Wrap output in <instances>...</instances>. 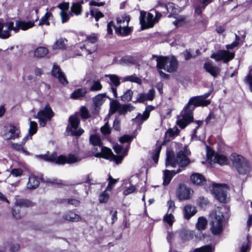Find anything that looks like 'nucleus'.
Listing matches in <instances>:
<instances>
[{
	"instance_id": "f257e3e1",
	"label": "nucleus",
	"mask_w": 252,
	"mask_h": 252,
	"mask_svg": "<svg viewBox=\"0 0 252 252\" xmlns=\"http://www.w3.org/2000/svg\"><path fill=\"white\" fill-rule=\"evenodd\" d=\"M210 93L204 94L201 96H196L191 98L188 106L182 111L181 118L177 122V125L182 129L184 128L193 119V116L189 106L193 105L194 106H205L210 103L209 100L205 99L208 97Z\"/></svg>"
},
{
	"instance_id": "f03ea898",
	"label": "nucleus",
	"mask_w": 252,
	"mask_h": 252,
	"mask_svg": "<svg viewBox=\"0 0 252 252\" xmlns=\"http://www.w3.org/2000/svg\"><path fill=\"white\" fill-rule=\"evenodd\" d=\"M34 26V22L30 21L25 22L19 20L15 21V26L12 21L3 22L0 20V38L7 39L11 36V32L14 31L17 32L21 29L27 30Z\"/></svg>"
},
{
	"instance_id": "7ed1b4c3",
	"label": "nucleus",
	"mask_w": 252,
	"mask_h": 252,
	"mask_svg": "<svg viewBox=\"0 0 252 252\" xmlns=\"http://www.w3.org/2000/svg\"><path fill=\"white\" fill-rule=\"evenodd\" d=\"M190 155V151L187 149L179 151L176 157L172 153H168L166 158L165 165L166 167L171 166L175 167L178 165L181 167L187 166L190 162L189 157Z\"/></svg>"
},
{
	"instance_id": "20e7f679",
	"label": "nucleus",
	"mask_w": 252,
	"mask_h": 252,
	"mask_svg": "<svg viewBox=\"0 0 252 252\" xmlns=\"http://www.w3.org/2000/svg\"><path fill=\"white\" fill-rule=\"evenodd\" d=\"M113 149L116 153L120 154L116 156L113 154L111 149L107 147H102L101 152H98L95 154L96 157H102L104 158L114 160L117 164L120 163L124 157L126 155L127 150L124 149L122 147L118 144L114 146Z\"/></svg>"
},
{
	"instance_id": "39448f33",
	"label": "nucleus",
	"mask_w": 252,
	"mask_h": 252,
	"mask_svg": "<svg viewBox=\"0 0 252 252\" xmlns=\"http://www.w3.org/2000/svg\"><path fill=\"white\" fill-rule=\"evenodd\" d=\"M152 58H156L157 67L159 69H163L169 73L174 72L177 70L178 63L173 56H158L153 55Z\"/></svg>"
},
{
	"instance_id": "423d86ee",
	"label": "nucleus",
	"mask_w": 252,
	"mask_h": 252,
	"mask_svg": "<svg viewBox=\"0 0 252 252\" xmlns=\"http://www.w3.org/2000/svg\"><path fill=\"white\" fill-rule=\"evenodd\" d=\"M224 208L217 207L210 214L211 229L215 235L220 234L222 230V220L224 218L223 211Z\"/></svg>"
},
{
	"instance_id": "0eeeda50",
	"label": "nucleus",
	"mask_w": 252,
	"mask_h": 252,
	"mask_svg": "<svg viewBox=\"0 0 252 252\" xmlns=\"http://www.w3.org/2000/svg\"><path fill=\"white\" fill-rule=\"evenodd\" d=\"M43 158L46 160L49 161H54L56 160V163L59 164H63L64 163H73L81 160V158L73 154H70L68 156H59L57 159L55 155L51 156L43 155L42 156Z\"/></svg>"
},
{
	"instance_id": "6e6552de",
	"label": "nucleus",
	"mask_w": 252,
	"mask_h": 252,
	"mask_svg": "<svg viewBox=\"0 0 252 252\" xmlns=\"http://www.w3.org/2000/svg\"><path fill=\"white\" fill-rule=\"evenodd\" d=\"M210 190L220 202H225L226 201L227 192L228 190L226 185L213 184Z\"/></svg>"
},
{
	"instance_id": "1a4fd4ad",
	"label": "nucleus",
	"mask_w": 252,
	"mask_h": 252,
	"mask_svg": "<svg viewBox=\"0 0 252 252\" xmlns=\"http://www.w3.org/2000/svg\"><path fill=\"white\" fill-rule=\"evenodd\" d=\"M69 126L67 127L68 130V133L71 135L79 136L83 132L84 130L82 128H77L80 123V119L76 115H72L69 118Z\"/></svg>"
},
{
	"instance_id": "9d476101",
	"label": "nucleus",
	"mask_w": 252,
	"mask_h": 252,
	"mask_svg": "<svg viewBox=\"0 0 252 252\" xmlns=\"http://www.w3.org/2000/svg\"><path fill=\"white\" fill-rule=\"evenodd\" d=\"M233 164L240 174H246L249 171V165L248 161L241 156H234Z\"/></svg>"
},
{
	"instance_id": "9b49d317",
	"label": "nucleus",
	"mask_w": 252,
	"mask_h": 252,
	"mask_svg": "<svg viewBox=\"0 0 252 252\" xmlns=\"http://www.w3.org/2000/svg\"><path fill=\"white\" fill-rule=\"evenodd\" d=\"M54 116V113L49 105H46L45 108L39 111L36 118L39 120L40 126H45L47 121H50Z\"/></svg>"
},
{
	"instance_id": "f8f14e48",
	"label": "nucleus",
	"mask_w": 252,
	"mask_h": 252,
	"mask_svg": "<svg viewBox=\"0 0 252 252\" xmlns=\"http://www.w3.org/2000/svg\"><path fill=\"white\" fill-rule=\"evenodd\" d=\"M139 19L140 24L143 30L152 28L155 24L154 16L151 13H147L144 11H141Z\"/></svg>"
},
{
	"instance_id": "ddd939ff",
	"label": "nucleus",
	"mask_w": 252,
	"mask_h": 252,
	"mask_svg": "<svg viewBox=\"0 0 252 252\" xmlns=\"http://www.w3.org/2000/svg\"><path fill=\"white\" fill-rule=\"evenodd\" d=\"M207 160L211 164L217 163L220 165H226L228 163V159L226 157L217 154L213 151H208L207 154Z\"/></svg>"
},
{
	"instance_id": "4468645a",
	"label": "nucleus",
	"mask_w": 252,
	"mask_h": 252,
	"mask_svg": "<svg viewBox=\"0 0 252 252\" xmlns=\"http://www.w3.org/2000/svg\"><path fill=\"white\" fill-rule=\"evenodd\" d=\"M157 8H158L160 10H161L162 8L166 9L167 13L170 14L168 15V17H172L173 15L178 13L181 11V8L172 2L164 4L159 1L157 4Z\"/></svg>"
},
{
	"instance_id": "2eb2a0df",
	"label": "nucleus",
	"mask_w": 252,
	"mask_h": 252,
	"mask_svg": "<svg viewBox=\"0 0 252 252\" xmlns=\"http://www.w3.org/2000/svg\"><path fill=\"white\" fill-rule=\"evenodd\" d=\"M211 57L217 61L223 60L224 62L226 63L234 57V53L222 50L216 54H212Z\"/></svg>"
},
{
	"instance_id": "dca6fc26",
	"label": "nucleus",
	"mask_w": 252,
	"mask_h": 252,
	"mask_svg": "<svg viewBox=\"0 0 252 252\" xmlns=\"http://www.w3.org/2000/svg\"><path fill=\"white\" fill-rule=\"evenodd\" d=\"M97 40V37L94 35H90L86 37V43L83 48L86 49L88 54H91L96 51V47L94 43Z\"/></svg>"
},
{
	"instance_id": "f3484780",
	"label": "nucleus",
	"mask_w": 252,
	"mask_h": 252,
	"mask_svg": "<svg viewBox=\"0 0 252 252\" xmlns=\"http://www.w3.org/2000/svg\"><path fill=\"white\" fill-rule=\"evenodd\" d=\"M51 74L54 77L58 78L59 81L63 85H66L68 84V81L65 74L62 71L58 65L56 64L54 65L51 71Z\"/></svg>"
},
{
	"instance_id": "a211bd4d",
	"label": "nucleus",
	"mask_w": 252,
	"mask_h": 252,
	"mask_svg": "<svg viewBox=\"0 0 252 252\" xmlns=\"http://www.w3.org/2000/svg\"><path fill=\"white\" fill-rule=\"evenodd\" d=\"M30 202L27 200L23 199L17 198L15 202V205L12 209L13 217L18 220L21 218L20 215H17L16 212H19V209H21L25 206H28Z\"/></svg>"
},
{
	"instance_id": "6ab92c4d",
	"label": "nucleus",
	"mask_w": 252,
	"mask_h": 252,
	"mask_svg": "<svg viewBox=\"0 0 252 252\" xmlns=\"http://www.w3.org/2000/svg\"><path fill=\"white\" fill-rule=\"evenodd\" d=\"M155 95V91L152 89L148 93H140L136 95V99L133 101L134 103H143L146 101H152Z\"/></svg>"
},
{
	"instance_id": "aec40b11",
	"label": "nucleus",
	"mask_w": 252,
	"mask_h": 252,
	"mask_svg": "<svg viewBox=\"0 0 252 252\" xmlns=\"http://www.w3.org/2000/svg\"><path fill=\"white\" fill-rule=\"evenodd\" d=\"M109 114H112L118 111L119 114H125V104H121L117 100L110 102Z\"/></svg>"
},
{
	"instance_id": "412c9836",
	"label": "nucleus",
	"mask_w": 252,
	"mask_h": 252,
	"mask_svg": "<svg viewBox=\"0 0 252 252\" xmlns=\"http://www.w3.org/2000/svg\"><path fill=\"white\" fill-rule=\"evenodd\" d=\"M190 190L185 186H181L177 191V196L181 200L189 199L190 198Z\"/></svg>"
},
{
	"instance_id": "4be33fe9",
	"label": "nucleus",
	"mask_w": 252,
	"mask_h": 252,
	"mask_svg": "<svg viewBox=\"0 0 252 252\" xmlns=\"http://www.w3.org/2000/svg\"><path fill=\"white\" fill-rule=\"evenodd\" d=\"M181 171V170L180 169H178L176 171H170L168 170H164L163 175V186L168 185L170 183L172 178L175 175V174L180 173Z\"/></svg>"
},
{
	"instance_id": "5701e85b",
	"label": "nucleus",
	"mask_w": 252,
	"mask_h": 252,
	"mask_svg": "<svg viewBox=\"0 0 252 252\" xmlns=\"http://www.w3.org/2000/svg\"><path fill=\"white\" fill-rule=\"evenodd\" d=\"M154 107L152 106L149 105L146 107L145 110L142 114H138L136 117L135 120L138 123H142L146 120L150 116V112L154 109Z\"/></svg>"
},
{
	"instance_id": "b1692460",
	"label": "nucleus",
	"mask_w": 252,
	"mask_h": 252,
	"mask_svg": "<svg viewBox=\"0 0 252 252\" xmlns=\"http://www.w3.org/2000/svg\"><path fill=\"white\" fill-rule=\"evenodd\" d=\"M206 71L209 73L214 77H216L220 72V69L217 66L213 65L210 63H206L204 65Z\"/></svg>"
},
{
	"instance_id": "393cba45",
	"label": "nucleus",
	"mask_w": 252,
	"mask_h": 252,
	"mask_svg": "<svg viewBox=\"0 0 252 252\" xmlns=\"http://www.w3.org/2000/svg\"><path fill=\"white\" fill-rule=\"evenodd\" d=\"M20 131L15 126H10L8 132L5 134V138L6 139H15L19 136Z\"/></svg>"
},
{
	"instance_id": "a878e982",
	"label": "nucleus",
	"mask_w": 252,
	"mask_h": 252,
	"mask_svg": "<svg viewBox=\"0 0 252 252\" xmlns=\"http://www.w3.org/2000/svg\"><path fill=\"white\" fill-rule=\"evenodd\" d=\"M184 217L189 220L196 213V208L191 205H187L184 208Z\"/></svg>"
},
{
	"instance_id": "bb28decb",
	"label": "nucleus",
	"mask_w": 252,
	"mask_h": 252,
	"mask_svg": "<svg viewBox=\"0 0 252 252\" xmlns=\"http://www.w3.org/2000/svg\"><path fill=\"white\" fill-rule=\"evenodd\" d=\"M191 182L197 185H202L205 182L204 177L200 174L193 173L190 177Z\"/></svg>"
},
{
	"instance_id": "cd10ccee",
	"label": "nucleus",
	"mask_w": 252,
	"mask_h": 252,
	"mask_svg": "<svg viewBox=\"0 0 252 252\" xmlns=\"http://www.w3.org/2000/svg\"><path fill=\"white\" fill-rule=\"evenodd\" d=\"M63 218L67 220L72 222H78L82 220V218L79 215L73 212H68L64 215Z\"/></svg>"
},
{
	"instance_id": "c85d7f7f",
	"label": "nucleus",
	"mask_w": 252,
	"mask_h": 252,
	"mask_svg": "<svg viewBox=\"0 0 252 252\" xmlns=\"http://www.w3.org/2000/svg\"><path fill=\"white\" fill-rule=\"evenodd\" d=\"M39 184L38 179L35 176L32 175L29 177L27 187L29 189H34L38 186Z\"/></svg>"
},
{
	"instance_id": "c756f323",
	"label": "nucleus",
	"mask_w": 252,
	"mask_h": 252,
	"mask_svg": "<svg viewBox=\"0 0 252 252\" xmlns=\"http://www.w3.org/2000/svg\"><path fill=\"white\" fill-rule=\"evenodd\" d=\"M131 31L130 28L128 26L119 25L116 28V32L121 35H126L128 34Z\"/></svg>"
},
{
	"instance_id": "7c9ffc66",
	"label": "nucleus",
	"mask_w": 252,
	"mask_h": 252,
	"mask_svg": "<svg viewBox=\"0 0 252 252\" xmlns=\"http://www.w3.org/2000/svg\"><path fill=\"white\" fill-rule=\"evenodd\" d=\"M105 77L109 79L110 82L109 84L110 86H114L117 87L120 85V79L117 75L115 74H106Z\"/></svg>"
},
{
	"instance_id": "2f4dec72",
	"label": "nucleus",
	"mask_w": 252,
	"mask_h": 252,
	"mask_svg": "<svg viewBox=\"0 0 252 252\" xmlns=\"http://www.w3.org/2000/svg\"><path fill=\"white\" fill-rule=\"evenodd\" d=\"M83 3V0H81L80 2L72 3L70 8L71 11L76 15H80L82 12V4Z\"/></svg>"
},
{
	"instance_id": "473e14b6",
	"label": "nucleus",
	"mask_w": 252,
	"mask_h": 252,
	"mask_svg": "<svg viewBox=\"0 0 252 252\" xmlns=\"http://www.w3.org/2000/svg\"><path fill=\"white\" fill-rule=\"evenodd\" d=\"M87 94V89L85 88L78 89L71 94V97L73 99H78L83 97Z\"/></svg>"
},
{
	"instance_id": "72a5a7b5",
	"label": "nucleus",
	"mask_w": 252,
	"mask_h": 252,
	"mask_svg": "<svg viewBox=\"0 0 252 252\" xmlns=\"http://www.w3.org/2000/svg\"><path fill=\"white\" fill-rule=\"evenodd\" d=\"M48 53V50L44 47H38L34 51V55L36 58H42Z\"/></svg>"
},
{
	"instance_id": "f704fd0d",
	"label": "nucleus",
	"mask_w": 252,
	"mask_h": 252,
	"mask_svg": "<svg viewBox=\"0 0 252 252\" xmlns=\"http://www.w3.org/2000/svg\"><path fill=\"white\" fill-rule=\"evenodd\" d=\"M106 97L105 94H100L96 95L93 98V102L96 107H98L104 102Z\"/></svg>"
},
{
	"instance_id": "c9c22d12",
	"label": "nucleus",
	"mask_w": 252,
	"mask_h": 252,
	"mask_svg": "<svg viewBox=\"0 0 252 252\" xmlns=\"http://www.w3.org/2000/svg\"><path fill=\"white\" fill-rule=\"evenodd\" d=\"M90 142L93 146H97L100 147L101 148L102 146V142L99 136L97 135H92L90 137Z\"/></svg>"
},
{
	"instance_id": "e433bc0d",
	"label": "nucleus",
	"mask_w": 252,
	"mask_h": 252,
	"mask_svg": "<svg viewBox=\"0 0 252 252\" xmlns=\"http://www.w3.org/2000/svg\"><path fill=\"white\" fill-rule=\"evenodd\" d=\"M123 82H131L133 83H135L138 84H142V81L140 78L137 77L135 74H133L132 75H129L127 76H126L123 78Z\"/></svg>"
},
{
	"instance_id": "4c0bfd02",
	"label": "nucleus",
	"mask_w": 252,
	"mask_h": 252,
	"mask_svg": "<svg viewBox=\"0 0 252 252\" xmlns=\"http://www.w3.org/2000/svg\"><path fill=\"white\" fill-rule=\"evenodd\" d=\"M130 21V17L128 16L123 15L117 18V24L119 25L128 26Z\"/></svg>"
},
{
	"instance_id": "58836bf2",
	"label": "nucleus",
	"mask_w": 252,
	"mask_h": 252,
	"mask_svg": "<svg viewBox=\"0 0 252 252\" xmlns=\"http://www.w3.org/2000/svg\"><path fill=\"white\" fill-rule=\"evenodd\" d=\"M133 94V91L128 89L121 96V99L124 102H129L131 100Z\"/></svg>"
},
{
	"instance_id": "ea45409f",
	"label": "nucleus",
	"mask_w": 252,
	"mask_h": 252,
	"mask_svg": "<svg viewBox=\"0 0 252 252\" xmlns=\"http://www.w3.org/2000/svg\"><path fill=\"white\" fill-rule=\"evenodd\" d=\"M91 15L94 17L96 21H98L100 18L104 17V14L98 10V9L94 8L91 10Z\"/></svg>"
},
{
	"instance_id": "a19ab883",
	"label": "nucleus",
	"mask_w": 252,
	"mask_h": 252,
	"mask_svg": "<svg viewBox=\"0 0 252 252\" xmlns=\"http://www.w3.org/2000/svg\"><path fill=\"white\" fill-rule=\"evenodd\" d=\"M207 220L203 217H199L196 224V227L199 230H202L205 228L207 225Z\"/></svg>"
},
{
	"instance_id": "79ce46f5",
	"label": "nucleus",
	"mask_w": 252,
	"mask_h": 252,
	"mask_svg": "<svg viewBox=\"0 0 252 252\" xmlns=\"http://www.w3.org/2000/svg\"><path fill=\"white\" fill-rule=\"evenodd\" d=\"M52 14L51 12H46L40 19L38 25L42 26L44 24L49 25L50 23L49 19L52 16Z\"/></svg>"
},
{
	"instance_id": "37998d69",
	"label": "nucleus",
	"mask_w": 252,
	"mask_h": 252,
	"mask_svg": "<svg viewBox=\"0 0 252 252\" xmlns=\"http://www.w3.org/2000/svg\"><path fill=\"white\" fill-rule=\"evenodd\" d=\"M213 0H202L203 5L202 6H198L195 8V12L196 14L200 15L202 11L205 9L206 5L210 3Z\"/></svg>"
},
{
	"instance_id": "c03bdc74",
	"label": "nucleus",
	"mask_w": 252,
	"mask_h": 252,
	"mask_svg": "<svg viewBox=\"0 0 252 252\" xmlns=\"http://www.w3.org/2000/svg\"><path fill=\"white\" fill-rule=\"evenodd\" d=\"M214 248L210 245H206L195 249L193 252H213Z\"/></svg>"
},
{
	"instance_id": "a18cd8bd",
	"label": "nucleus",
	"mask_w": 252,
	"mask_h": 252,
	"mask_svg": "<svg viewBox=\"0 0 252 252\" xmlns=\"http://www.w3.org/2000/svg\"><path fill=\"white\" fill-rule=\"evenodd\" d=\"M102 88V85L100 82L97 80H94L93 82L92 85L90 88L91 91H99Z\"/></svg>"
},
{
	"instance_id": "49530a36",
	"label": "nucleus",
	"mask_w": 252,
	"mask_h": 252,
	"mask_svg": "<svg viewBox=\"0 0 252 252\" xmlns=\"http://www.w3.org/2000/svg\"><path fill=\"white\" fill-rule=\"evenodd\" d=\"M11 147L15 150L23 153L25 155H29V152L25 150L22 144L13 143Z\"/></svg>"
},
{
	"instance_id": "de8ad7c7",
	"label": "nucleus",
	"mask_w": 252,
	"mask_h": 252,
	"mask_svg": "<svg viewBox=\"0 0 252 252\" xmlns=\"http://www.w3.org/2000/svg\"><path fill=\"white\" fill-rule=\"evenodd\" d=\"M65 48V43L63 39H59L53 45V49H64Z\"/></svg>"
},
{
	"instance_id": "09e8293b",
	"label": "nucleus",
	"mask_w": 252,
	"mask_h": 252,
	"mask_svg": "<svg viewBox=\"0 0 252 252\" xmlns=\"http://www.w3.org/2000/svg\"><path fill=\"white\" fill-rule=\"evenodd\" d=\"M37 128V124L36 122L31 121L30 123L29 134L32 136L36 132Z\"/></svg>"
},
{
	"instance_id": "8fccbe9b",
	"label": "nucleus",
	"mask_w": 252,
	"mask_h": 252,
	"mask_svg": "<svg viewBox=\"0 0 252 252\" xmlns=\"http://www.w3.org/2000/svg\"><path fill=\"white\" fill-rule=\"evenodd\" d=\"M164 220L166 222L169 226H172L173 222L174 221V217L171 213L169 214L168 213L164 217Z\"/></svg>"
},
{
	"instance_id": "3c124183",
	"label": "nucleus",
	"mask_w": 252,
	"mask_h": 252,
	"mask_svg": "<svg viewBox=\"0 0 252 252\" xmlns=\"http://www.w3.org/2000/svg\"><path fill=\"white\" fill-rule=\"evenodd\" d=\"M186 18L185 16H179L176 18V20L173 22L176 27L181 26L185 24Z\"/></svg>"
},
{
	"instance_id": "603ef678",
	"label": "nucleus",
	"mask_w": 252,
	"mask_h": 252,
	"mask_svg": "<svg viewBox=\"0 0 252 252\" xmlns=\"http://www.w3.org/2000/svg\"><path fill=\"white\" fill-rule=\"evenodd\" d=\"M179 130L177 127H174L172 129H169L166 131L165 136L167 137H173L175 135H177L179 133Z\"/></svg>"
},
{
	"instance_id": "864d4df0",
	"label": "nucleus",
	"mask_w": 252,
	"mask_h": 252,
	"mask_svg": "<svg viewBox=\"0 0 252 252\" xmlns=\"http://www.w3.org/2000/svg\"><path fill=\"white\" fill-rule=\"evenodd\" d=\"M109 197V194L107 192V190L106 189L104 191H103L99 197V202L101 203L106 202Z\"/></svg>"
},
{
	"instance_id": "5fc2aeb1",
	"label": "nucleus",
	"mask_w": 252,
	"mask_h": 252,
	"mask_svg": "<svg viewBox=\"0 0 252 252\" xmlns=\"http://www.w3.org/2000/svg\"><path fill=\"white\" fill-rule=\"evenodd\" d=\"M100 129L103 134L106 135L110 133L111 128L108 125V122H106L105 124L101 127Z\"/></svg>"
},
{
	"instance_id": "6e6d98bb",
	"label": "nucleus",
	"mask_w": 252,
	"mask_h": 252,
	"mask_svg": "<svg viewBox=\"0 0 252 252\" xmlns=\"http://www.w3.org/2000/svg\"><path fill=\"white\" fill-rule=\"evenodd\" d=\"M22 173L23 170L22 169L14 168L11 171L10 177L11 176L15 177H19L22 175Z\"/></svg>"
},
{
	"instance_id": "4d7b16f0",
	"label": "nucleus",
	"mask_w": 252,
	"mask_h": 252,
	"mask_svg": "<svg viewBox=\"0 0 252 252\" xmlns=\"http://www.w3.org/2000/svg\"><path fill=\"white\" fill-rule=\"evenodd\" d=\"M136 188L135 186L132 185V186H130L129 188L126 189L123 191V194L125 196H126L128 194H130L136 191Z\"/></svg>"
},
{
	"instance_id": "13d9d810",
	"label": "nucleus",
	"mask_w": 252,
	"mask_h": 252,
	"mask_svg": "<svg viewBox=\"0 0 252 252\" xmlns=\"http://www.w3.org/2000/svg\"><path fill=\"white\" fill-rule=\"evenodd\" d=\"M109 184L106 189L107 190H111L113 188L114 185L117 181V180L112 178L111 176H109Z\"/></svg>"
},
{
	"instance_id": "bf43d9fd",
	"label": "nucleus",
	"mask_w": 252,
	"mask_h": 252,
	"mask_svg": "<svg viewBox=\"0 0 252 252\" xmlns=\"http://www.w3.org/2000/svg\"><path fill=\"white\" fill-rule=\"evenodd\" d=\"M132 137L128 135H125L119 138L120 142L122 143L130 142Z\"/></svg>"
},
{
	"instance_id": "052dcab7",
	"label": "nucleus",
	"mask_w": 252,
	"mask_h": 252,
	"mask_svg": "<svg viewBox=\"0 0 252 252\" xmlns=\"http://www.w3.org/2000/svg\"><path fill=\"white\" fill-rule=\"evenodd\" d=\"M198 203L202 207H205L209 203V201L206 198L201 197L198 199Z\"/></svg>"
},
{
	"instance_id": "680f3d73",
	"label": "nucleus",
	"mask_w": 252,
	"mask_h": 252,
	"mask_svg": "<svg viewBox=\"0 0 252 252\" xmlns=\"http://www.w3.org/2000/svg\"><path fill=\"white\" fill-rule=\"evenodd\" d=\"M116 26H115L114 22L111 21L108 23L107 24V32L109 34H112L113 33V30L114 29L116 30Z\"/></svg>"
},
{
	"instance_id": "e2e57ef3",
	"label": "nucleus",
	"mask_w": 252,
	"mask_h": 252,
	"mask_svg": "<svg viewBox=\"0 0 252 252\" xmlns=\"http://www.w3.org/2000/svg\"><path fill=\"white\" fill-rule=\"evenodd\" d=\"M81 116L84 119H87L90 117L88 111L85 107H82L81 109Z\"/></svg>"
},
{
	"instance_id": "0e129e2a",
	"label": "nucleus",
	"mask_w": 252,
	"mask_h": 252,
	"mask_svg": "<svg viewBox=\"0 0 252 252\" xmlns=\"http://www.w3.org/2000/svg\"><path fill=\"white\" fill-rule=\"evenodd\" d=\"M160 150H161V146H158V147H157L156 149V153L153 155V160H154V161L156 163L158 162V156H159V154L160 153Z\"/></svg>"
},
{
	"instance_id": "69168bd1",
	"label": "nucleus",
	"mask_w": 252,
	"mask_h": 252,
	"mask_svg": "<svg viewBox=\"0 0 252 252\" xmlns=\"http://www.w3.org/2000/svg\"><path fill=\"white\" fill-rule=\"evenodd\" d=\"M60 15L62 18V22L63 23L67 22V20L69 19V16L68 14L63 11H62L60 12Z\"/></svg>"
},
{
	"instance_id": "338daca9",
	"label": "nucleus",
	"mask_w": 252,
	"mask_h": 252,
	"mask_svg": "<svg viewBox=\"0 0 252 252\" xmlns=\"http://www.w3.org/2000/svg\"><path fill=\"white\" fill-rule=\"evenodd\" d=\"M245 82L249 84L250 89L252 91V74L247 75L244 80Z\"/></svg>"
},
{
	"instance_id": "774afa93",
	"label": "nucleus",
	"mask_w": 252,
	"mask_h": 252,
	"mask_svg": "<svg viewBox=\"0 0 252 252\" xmlns=\"http://www.w3.org/2000/svg\"><path fill=\"white\" fill-rule=\"evenodd\" d=\"M167 205L168 207V213H172V212H173L175 209L174 202L170 200L167 202Z\"/></svg>"
}]
</instances>
